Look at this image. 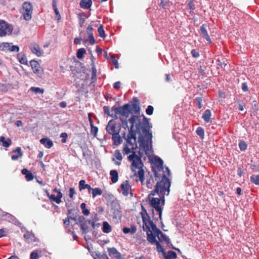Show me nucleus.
<instances>
[{
	"label": "nucleus",
	"mask_w": 259,
	"mask_h": 259,
	"mask_svg": "<svg viewBox=\"0 0 259 259\" xmlns=\"http://www.w3.org/2000/svg\"><path fill=\"white\" fill-rule=\"evenodd\" d=\"M191 54L194 58H197L199 57V53L195 50L193 49L191 51Z\"/></svg>",
	"instance_id": "nucleus-53"
},
{
	"label": "nucleus",
	"mask_w": 259,
	"mask_h": 259,
	"mask_svg": "<svg viewBox=\"0 0 259 259\" xmlns=\"http://www.w3.org/2000/svg\"><path fill=\"white\" fill-rule=\"evenodd\" d=\"M144 117V121L142 123L141 122V130L143 133H145L146 132H148L147 128L148 127L149 125V122L147 118H146L145 116H143Z\"/></svg>",
	"instance_id": "nucleus-27"
},
{
	"label": "nucleus",
	"mask_w": 259,
	"mask_h": 259,
	"mask_svg": "<svg viewBox=\"0 0 259 259\" xmlns=\"http://www.w3.org/2000/svg\"><path fill=\"white\" fill-rule=\"evenodd\" d=\"M8 50L10 52H18L19 51V47L18 46H12L10 47Z\"/></svg>",
	"instance_id": "nucleus-50"
},
{
	"label": "nucleus",
	"mask_w": 259,
	"mask_h": 259,
	"mask_svg": "<svg viewBox=\"0 0 259 259\" xmlns=\"http://www.w3.org/2000/svg\"><path fill=\"white\" fill-rule=\"evenodd\" d=\"M211 116V111L209 109H207L205 111L204 113L202 116V118L204 121L208 123L210 121V117Z\"/></svg>",
	"instance_id": "nucleus-25"
},
{
	"label": "nucleus",
	"mask_w": 259,
	"mask_h": 259,
	"mask_svg": "<svg viewBox=\"0 0 259 259\" xmlns=\"http://www.w3.org/2000/svg\"><path fill=\"white\" fill-rule=\"evenodd\" d=\"M120 206L117 200H113L111 203V211L112 213L113 218L117 219L121 215Z\"/></svg>",
	"instance_id": "nucleus-12"
},
{
	"label": "nucleus",
	"mask_w": 259,
	"mask_h": 259,
	"mask_svg": "<svg viewBox=\"0 0 259 259\" xmlns=\"http://www.w3.org/2000/svg\"><path fill=\"white\" fill-rule=\"evenodd\" d=\"M30 90L34 92L36 94H38V93L42 94L44 93L43 89H41L40 88H37V87H31Z\"/></svg>",
	"instance_id": "nucleus-46"
},
{
	"label": "nucleus",
	"mask_w": 259,
	"mask_h": 259,
	"mask_svg": "<svg viewBox=\"0 0 259 259\" xmlns=\"http://www.w3.org/2000/svg\"><path fill=\"white\" fill-rule=\"evenodd\" d=\"M25 177L27 181H31L33 179V176L30 171L26 175Z\"/></svg>",
	"instance_id": "nucleus-57"
},
{
	"label": "nucleus",
	"mask_w": 259,
	"mask_h": 259,
	"mask_svg": "<svg viewBox=\"0 0 259 259\" xmlns=\"http://www.w3.org/2000/svg\"><path fill=\"white\" fill-rule=\"evenodd\" d=\"M250 181L255 185H259V175H253L250 177Z\"/></svg>",
	"instance_id": "nucleus-33"
},
{
	"label": "nucleus",
	"mask_w": 259,
	"mask_h": 259,
	"mask_svg": "<svg viewBox=\"0 0 259 259\" xmlns=\"http://www.w3.org/2000/svg\"><path fill=\"white\" fill-rule=\"evenodd\" d=\"M154 108L153 106L149 105L146 110V114L151 115L153 114Z\"/></svg>",
	"instance_id": "nucleus-48"
},
{
	"label": "nucleus",
	"mask_w": 259,
	"mask_h": 259,
	"mask_svg": "<svg viewBox=\"0 0 259 259\" xmlns=\"http://www.w3.org/2000/svg\"><path fill=\"white\" fill-rule=\"evenodd\" d=\"M0 142L2 143L3 146L6 148L9 147L12 143V141L10 139L8 138L6 140L4 136H1L0 137Z\"/></svg>",
	"instance_id": "nucleus-26"
},
{
	"label": "nucleus",
	"mask_w": 259,
	"mask_h": 259,
	"mask_svg": "<svg viewBox=\"0 0 259 259\" xmlns=\"http://www.w3.org/2000/svg\"><path fill=\"white\" fill-rule=\"evenodd\" d=\"M110 175L111 176V182L113 183H116L118 180V174L117 171L116 170H111L110 171Z\"/></svg>",
	"instance_id": "nucleus-24"
},
{
	"label": "nucleus",
	"mask_w": 259,
	"mask_h": 259,
	"mask_svg": "<svg viewBox=\"0 0 259 259\" xmlns=\"http://www.w3.org/2000/svg\"><path fill=\"white\" fill-rule=\"evenodd\" d=\"M103 109H104V112L105 114H106L110 116H113V114H110V108L109 107L104 106Z\"/></svg>",
	"instance_id": "nucleus-51"
},
{
	"label": "nucleus",
	"mask_w": 259,
	"mask_h": 259,
	"mask_svg": "<svg viewBox=\"0 0 259 259\" xmlns=\"http://www.w3.org/2000/svg\"><path fill=\"white\" fill-rule=\"evenodd\" d=\"M247 144L246 143L243 141H241L239 143V147L240 149L242 151H244L247 148Z\"/></svg>",
	"instance_id": "nucleus-42"
},
{
	"label": "nucleus",
	"mask_w": 259,
	"mask_h": 259,
	"mask_svg": "<svg viewBox=\"0 0 259 259\" xmlns=\"http://www.w3.org/2000/svg\"><path fill=\"white\" fill-rule=\"evenodd\" d=\"M163 256L164 259H176L177 258V254L176 252L172 250H169L167 253H165L163 248Z\"/></svg>",
	"instance_id": "nucleus-17"
},
{
	"label": "nucleus",
	"mask_w": 259,
	"mask_h": 259,
	"mask_svg": "<svg viewBox=\"0 0 259 259\" xmlns=\"http://www.w3.org/2000/svg\"><path fill=\"white\" fill-rule=\"evenodd\" d=\"M188 6L189 7V9L191 10V12H193V11L195 9V5L193 2V1H190L189 4Z\"/></svg>",
	"instance_id": "nucleus-58"
},
{
	"label": "nucleus",
	"mask_w": 259,
	"mask_h": 259,
	"mask_svg": "<svg viewBox=\"0 0 259 259\" xmlns=\"http://www.w3.org/2000/svg\"><path fill=\"white\" fill-rule=\"evenodd\" d=\"M68 135L66 133H62L60 137L62 138V139L61 140V142L63 143H66V138L67 137Z\"/></svg>",
	"instance_id": "nucleus-54"
},
{
	"label": "nucleus",
	"mask_w": 259,
	"mask_h": 259,
	"mask_svg": "<svg viewBox=\"0 0 259 259\" xmlns=\"http://www.w3.org/2000/svg\"><path fill=\"white\" fill-rule=\"evenodd\" d=\"M151 162L152 170L156 178H159L162 170V159L156 156L151 155L148 157Z\"/></svg>",
	"instance_id": "nucleus-7"
},
{
	"label": "nucleus",
	"mask_w": 259,
	"mask_h": 259,
	"mask_svg": "<svg viewBox=\"0 0 259 259\" xmlns=\"http://www.w3.org/2000/svg\"><path fill=\"white\" fill-rule=\"evenodd\" d=\"M80 7L84 9L90 8L92 5V0H81L79 3Z\"/></svg>",
	"instance_id": "nucleus-23"
},
{
	"label": "nucleus",
	"mask_w": 259,
	"mask_h": 259,
	"mask_svg": "<svg viewBox=\"0 0 259 259\" xmlns=\"http://www.w3.org/2000/svg\"><path fill=\"white\" fill-rule=\"evenodd\" d=\"M86 53V51L84 48H81L78 50L77 52V57L81 59L83 58V55Z\"/></svg>",
	"instance_id": "nucleus-36"
},
{
	"label": "nucleus",
	"mask_w": 259,
	"mask_h": 259,
	"mask_svg": "<svg viewBox=\"0 0 259 259\" xmlns=\"http://www.w3.org/2000/svg\"><path fill=\"white\" fill-rule=\"evenodd\" d=\"M195 101L196 102V104L199 109H201L202 108L201 102L202 101V97H197L195 99Z\"/></svg>",
	"instance_id": "nucleus-43"
},
{
	"label": "nucleus",
	"mask_w": 259,
	"mask_h": 259,
	"mask_svg": "<svg viewBox=\"0 0 259 259\" xmlns=\"http://www.w3.org/2000/svg\"><path fill=\"white\" fill-rule=\"evenodd\" d=\"M93 28L92 26H89L87 28V32L89 36L93 35Z\"/></svg>",
	"instance_id": "nucleus-55"
},
{
	"label": "nucleus",
	"mask_w": 259,
	"mask_h": 259,
	"mask_svg": "<svg viewBox=\"0 0 259 259\" xmlns=\"http://www.w3.org/2000/svg\"><path fill=\"white\" fill-rule=\"evenodd\" d=\"M162 193V180L157 182L154 190L148 195V198L150 201L151 206L157 211L160 219L162 216V208L160 205V201L162 197L159 194Z\"/></svg>",
	"instance_id": "nucleus-3"
},
{
	"label": "nucleus",
	"mask_w": 259,
	"mask_h": 259,
	"mask_svg": "<svg viewBox=\"0 0 259 259\" xmlns=\"http://www.w3.org/2000/svg\"><path fill=\"white\" fill-rule=\"evenodd\" d=\"M10 44L8 42H3L0 44V50L4 51L5 48H9Z\"/></svg>",
	"instance_id": "nucleus-49"
},
{
	"label": "nucleus",
	"mask_w": 259,
	"mask_h": 259,
	"mask_svg": "<svg viewBox=\"0 0 259 259\" xmlns=\"http://www.w3.org/2000/svg\"><path fill=\"white\" fill-rule=\"evenodd\" d=\"M132 111H133L135 113L139 114L140 113V108L139 104L137 103H134L132 104V109L131 108Z\"/></svg>",
	"instance_id": "nucleus-35"
},
{
	"label": "nucleus",
	"mask_w": 259,
	"mask_h": 259,
	"mask_svg": "<svg viewBox=\"0 0 259 259\" xmlns=\"http://www.w3.org/2000/svg\"><path fill=\"white\" fill-rule=\"evenodd\" d=\"M111 110L113 111L116 114H119L126 118L132 112L131 106L128 104H126L119 107L113 106L112 107Z\"/></svg>",
	"instance_id": "nucleus-8"
},
{
	"label": "nucleus",
	"mask_w": 259,
	"mask_h": 259,
	"mask_svg": "<svg viewBox=\"0 0 259 259\" xmlns=\"http://www.w3.org/2000/svg\"><path fill=\"white\" fill-rule=\"evenodd\" d=\"M114 156L115 158L118 160L120 161L122 159L121 153L119 150H116L115 151Z\"/></svg>",
	"instance_id": "nucleus-40"
},
{
	"label": "nucleus",
	"mask_w": 259,
	"mask_h": 259,
	"mask_svg": "<svg viewBox=\"0 0 259 259\" xmlns=\"http://www.w3.org/2000/svg\"><path fill=\"white\" fill-rule=\"evenodd\" d=\"M30 65L34 73H37L38 75L41 74V69L37 62L34 60L31 61H30Z\"/></svg>",
	"instance_id": "nucleus-16"
},
{
	"label": "nucleus",
	"mask_w": 259,
	"mask_h": 259,
	"mask_svg": "<svg viewBox=\"0 0 259 259\" xmlns=\"http://www.w3.org/2000/svg\"><path fill=\"white\" fill-rule=\"evenodd\" d=\"M217 64L218 66L223 68L224 67L226 66L227 65V64L225 62V61L222 59V60H217Z\"/></svg>",
	"instance_id": "nucleus-47"
},
{
	"label": "nucleus",
	"mask_w": 259,
	"mask_h": 259,
	"mask_svg": "<svg viewBox=\"0 0 259 259\" xmlns=\"http://www.w3.org/2000/svg\"><path fill=\"white\" fill-rule=\"evenodd\" d=\"M121 126L120 124H116L115 121L111 119L110 120L106 127V130L110 135H112L117 133H120Z\"/></svg>",
	"instance_id": "nucleus-9"
},
{
	"label": "nucleus",
	"mask_w": 259,
	"mask_h": 259,
	"mask_svg": "<svg viewBox=\"0 0 259 259\" xmlns=\"http://www.w3.org/2000/svg\"><path fill=\"white\" fill-rule=\"evenodd\" d=\"M111 135L112 139L114 141V143L115 145H118L122 143V140L119 135V133H115Z\"/></svg>",
	"instance_id": "nucleus-21"
},
{
	"label": "nucleus",
	"mask_w": 259,
	"mask_h": 259,
	"mask_svg": "<svg viewBox=\"0 0 259 259\" xmlns=\"http://www.w3.org/2000/svg\"><path fill=\"white\" fill-rule=\"evenodd\" d=\"M85 221V218L83 216H82V215L78 216L77 221L78 222V223H80V225H81V224L83 223Z\"/></svg>",
	"instance_id": "nucleus-64"
},
{
	"label": "nucleus",
	"mask_w": 259,
	"mask_h": 259,
	"mask_svg": "<svg viewBox=\"0 0 259 259\" xmlns=\"http://www.w3.org/2000/svg\"><path fill=\"white\" fill-rule=\"evenodd\" d=\"M120 187L122 189V194L125 196H127L128 194V190L130 188L128 181H126L124 183L122 184Z\"/></svg>",
	"instance_id": "nucleus-19"
},
{
	"label": "nucleus",
	"mask_w": 259,
	"mask_h": 259,
	"mask_svg": "<svg viewBox=\"0 0 259 259\" xmlns=\"http://www.w3.org/2000/svg\"><path fill=\"white\" fill-rule=\"evenodd\" d=\"M40 142L47 148H51L53 145L52 141L48 138H42L40 140Z\"/></svg>",
	"instance_id": "nucleus-20"
},
{
	"label": "nucleus",
	"mask_w": 259,
	"mask_h": 259,
	"mask_svg": "<svg viewBox=\"0 0 259 259\" xmlns=\"http://www.w3.org/2000/svg\"><path fill=\"white\" fill-rule=\"evenodd\" d=\"M8 232V230L6 228H3L0 229V238L3 236H5Z\"/></svg>",
	"instance_id": "nucleus-56"
},
{
	"label": "nucleus",
	"mask_w": 259,
	"mask_h": 259,
	"mask_svg": "<svg viewBox=\"0 0 259 259\" xmlns=\"http://www.w3.org/2000/svg\"><path fill=\"white\" fill-rule=\"evenodd\" d=\"M171 174L170 169L167 166H163V205L164 204L165 199L164 195H168L171 186V179L169 177Z\"/></svg>",
	"instance_id": "nucleus-6"
},
{
	"label": "nucleus",
	"mask_w": 259,
	"mask_h": 259,
	"mask_svg": "<svg viewBox=\"0 0 259 259\" xmlns=\"http://www.w3.org/2000/svg\"><path fill=\"white\" fill-rule=\"evenodd\" d=\"M200 32L202 37L206 39V40L210 44L211 42V39L207 33L206 30V26L205 24H203L200 26Z\"/></svg>",
	"instance_id": "nucleus-15"
},
{
	"label": "nucleus",
	"mask_w": 259,
	"mask_h": 259,
	"mask_svg": "<svg viewBox=\"0 0 259 259\" xmlns=\"http://www.w3.org/2000/svg\"><path fill=\"white\" fill-rule=\"evenodd\" d=\"M68 217L70 219H71L73 221H74L76 222V224H78L77 220H78V217L76 215H75L74 214H72V215H68Z\"/></svg>",
	"instance_id": "nucleus-61"
},
{
	"label": "nucleus",
	"mask_w": 259,
	"mask_h": 259,
	"mask_svg": "<svg viewBox=\"0 0 259 259\" xmlns=\"http://www.w3.org/2000/svg\"><path fill=\"white\" fill-rule=\"evenodd\" d=\"M91 193L93 197L95 198L98 195H101L102 194V191L99 188H92Z\"/></svg>",
	"instance_id": "nucleus-32"
},
{
	"label": "nucleus",
	"mask_w": 259,
	"mask_h": 259,
	"mask_svg": "<svg viewBox=\"0 0 259 259\" xmlns=\"http://www.w3.org/2000/svg\"><path fill=\"white\" fill-rule=\"evenodd\" d=\"M241 89L244 92H246L248 91V86L246 82H243L242 83Z\"/></svg>",
	"instance_id": "nucleus-62"
},
{
	"label": "nucleus",
	"mask_w": 259,
	"mask_h": 259,
	"mask_svg": "<svg viewBox=\"0 0 259 259\" xmlns=\"http://www.w3.org/2000/svg\"><path fill=\"white\" fill-rule=\"evenodd\" d=\"M89 40L91 45H94L96 43V40L93 35L89 36Z\"/></svg>",
	"instance_id": "nucleus-60"
},
{
	"label": "nucleus",
	"mask_w": 259,
	"mask_h": 259,
	"mask_svg": "<svg viewBox=\"0 0 259 259\" xmlns=\"http://www.w3.org/2000/svg\"><path fill=\"white\" fill-rule=\"evenodd\" d=\"M91 221L85 220L83 223L81 224L80 227L83 233L87 234L89 232V227L91 225Z\"/></svg>",
	"instance_id": "nucleus-18"
},
{
	"label": "nucleus",
	"mask_w": 259,
	"mask_h": 259,
	"mask_svg": "<svg viewBox=\"0 0 259 259\" xmlns=\"http://www.w3.org/2000/svg\"><path fill=\"white\" fill-rule=\"evenodd\" d=\"M49 198L52 201L56 202L57 204H59L61 202V200H59L58 197L54 194H52L49 196Z\"/></svg>",
	"instance_id": "nucleus-44"
},
{
	"label": "nucleus",
	"mask_w": 259,
	"mask_h": 259,
	"mask_svg": "<svg viewBox=\"0 0 259 259\" xmlns=\"http://www.w3.org/2000/svg\"><path fill=\"white\" fill-rule=\"evenodd\" d=\"M163 241H164L166 242L167 244V245L169 246V247L173 248L174 249H176L178 250L179 252H180V250L179 248H177L173 246L172 244H171L170 239L168 238V237L166 236L164 234H163Z\"/></svg>",
	"instance_id": "nucleus-30"
},
{
	"label": "nucleus",
	"mask_w": 259,
	"mask_h": 259,
	"mask_svg": "<svg viewBox=\"0 0 259 259\" xmlns=\"http://www.w3.org/2000/svg\"><path fill=\"white\" fill-rule=\"evenodd\" d=\"M2 217H4V219L8 221V222H13L15 220V218L9 213H6L3 215Z\"/></svg>",
	"instance_id": "nucleus-37"
},
{
	"label": "nucleus",
	"mask_w": 259,
	"mask_h": 259,
	"mask_svg": "<svg viewBox=\"0 0 259 259\" xmlns=\"http://www.w3.org/2000/svg\"><path fill=\"white\" fill-rule=\"evenodd\" d=\"M131 124L130 128H128V133L126 139V142L132 145V149H134V145L136 144V132L134 127L135 126L136 130L140 131L141 130V120L138 116L133 115L128 120Z\"/></svg>",
	"instance_id": "nucleus-4"
},
{
	"label": "nucleus",
	"mask_w": 259,
	"mask_h": 259,
	"mask_svg": "<svg viewBox=\"0 0 259 259\" xmlns=\"http://www.w3.org/2000/svg\"><path fill=\"white\" fill-rule=\"evenodd\" d=\"M75 193V189L73 188H70L69 189V197L72 198Z\"/></svg>",
	"instance_id": "nucleus-59"
},
{
	"label": "nucleus",
	"mask_w": 259,
	"mask_h": 259,
	"mask_svg": "<svg viewBox=\"0 0 259 259\" xmlns=\"http://www.w3.org/2000/svg\"><path fill=\"white\" fill-rule=\"evenodd\" d=\"M196 133L201 138H203L204 132L203 129L201 127H198L196 130Z\"/></svg>",
	"instance_id": "nucleus-41"
},
{
	"label": "nucleus",
	"mask_w": 259,
	"mask_h": 259,
	"mask_svg": "<svg viewBox=\"0 0 259 259\" xmlns=\"http://www.w3.org/2000/svg\"><path fill=\"white\" fill-rule=\"evenodd\" d=\"M30 49L32 53L38 57L41 56L44 53L43 51L40 49L39 46L36 43H32L31 44Z\"/></svg>",
	"instance_id": "nucleus-14"
},
{
	"label": "nucleus",
	"mask_w": 259,
	"mask_h": 259,
	"mask_svg": "<svg viewBox=\"0 0 259 259\" xmlns=\"http://www.w3.org/2000/svg\"><path fill=\"white\" fill-rule=\"evenodd\" d=\"M111 60H112V63L115 66V67L116 68H118L119 67H118V61L117 60L115 59V57L113 55L111 56Z\"/></svg>",
	"instance_id": "nucleus-52"
},
{
	"label": "nucleus",
	"mask_w": 259,
	"mask_h": 259,
	"mask_svg": "<svg viewBox=\"0 0 259 259\" xmlns=\"http://www.w3.org/2000/svg\"><path fill=\"white\" fill-rule=\"evenodd\" d=\"M98 32L99 33V35L100 37L105 38L106 36L105 31L103 28V26L102 25H100V27L98 29Z\"/></svg>",
	"instance_id": "nucleus-39"
},
{
	"label": "nucleus",
	"mask_w": 259,
	"mask_h": 259,
	"mask_svg": "<svg viewBox=\"0 0 259 259\" xmlns=\"http://www.w3.org/2000/svg\"><path fill=\"white\" fill-rule=\"evenodd\" d=\"M25 241L29 243L36 242L38 241V239L36 238L34 234L31 232L26 231L23 235Z\"/></svg>",
	"instance_id": "nucleus-13"
},
{
	"label": "nucleus",
	"mask_w": 259,
	"mask_h": 259,
	"mask_svg": "<svg viewBox=\"0 0 259 259\" xmlns=\"http://www.w3.org/2000/svg\"><path fill=\"white\" fill-rule=\"evenodd\" d=\"M108 251L109 252V255H115L118 252L117 251V250L114 247L108 248Z\"/></svg>",
	"instance_id": "nucleus-45"
},
{
	"label": "nucleus",
	"mask_w": 259,
	"mask_h": 259,
	"mask_svg": "<svg viewBox=\"0 0 259 259\" xmlns=\"http://www.w3.org/2000/svg\"><path fill=\"white\" fill-rule=\"evenodd\" d=\"M103 231L105 233H108L111 231V227L107 222H103Z\"/></svg>",
	"instance_id": "nucleus-31"
},
{
	"label": "nucleus",
	"mask_w": 259,
	"mask_h": 259,
	"mask_svg": "<svg viewBox=\"0 0 259 259\" xmlns=\"http://www.w3.org/2000/svg\"><path fill=\"white\" fill-rule=\"evenodd\" d=\"M41 256V251L36 250L32 251L30 255V259H38Z\"/></svg>",
	"instance_id": "nucleus-28"
},
{
	"label": "nucleus",
	"mask_w": 259,
	"mask_h": 259,
	"mask_svg": "<svg viewBox=\"0 0 259 259\" xmlns=\"http://www.w3.org/2000/svg\"><path fill=\"white\" fill-rule=\"evenodd\" d=\"M137 231V228L134 226H132L130 228L124 227L123 229V232L124 234L131 233L132 234H134L136 233Z\"/></svg>",
	"instance_id": "nucleus-29"
},
{
	"label": "nucleus",
	"mask_w": 259,
	"mask_h": 259,
	"mask_svg": "<svg viewBox=\"0 0 259 259\" xmlns=\"http://www.w3.org/2000/svg\"><path fill=\"white\" fill-rule=\"evenodd\" d=\"M137 147V142L134 145V149H132V145L127 142V144L124 145L123 153L124 154H128L132 153L128 156V160L132 162L131 169L135 172L134 176L139 177V181L142 183L144 181V170L143 168V164L142 162L141 157L138 156L136 154V149Z\"/></svg>",
	"instance_id": "nucleus-1"
},
{
	"label": "nucleus",
	"mask_w": 259,
	"mask_h": 259,
	"mask_svg": "<svg viewBox=\"0 0 259 259\" xmlns=\"http://www.w3.org/2000/svg\"><path fill=\"white\" fill-rule=\"evenodd\" d=\"M79 188L80 191L87 188L88 190L89 193H91L92 188L89 185L86 184L84 180H82L79 182Z\"/></svg>",
	"instance_id": "nucleus-22"
},
{
	"label": "nucleus",
	"mask_w": 259,
	"mask_h": 259,
	"mask_svg": "<svg viewBox=\"0 0 259 259\" xmlns=\"http://www.w3.org/2000/svg\"><path fill=\"white\" fill-rule=\"evenodd\" d=\"M32 10V6L30 3L25 2L23 3L22 13L25 20L29 21L31 19Z\"/></svg>",
	"instance_id": "nucleus-11"
},
{
	"label": "nucleus",
	"mask_w": 259,
	"mask_h": 259,
	"mask_svg": "<svg viewBox=\"0 0 259 259\" xmlns=\"http://www.w3.org/2000/svg\"><path fill=\"white\" fill-rule=\"evenodd\" d=\"M86 204L84 203H82L80 205V208L82 210V213L85 215H88L90 214V211L89 209H86Z\"/></svg>",
	"instance_id": "nucleus-38"
},
{
	"label": "nucleus",
	"mask_w": 259,
	"mask_h": 259,
	"mask_svg": "<svg viewBox=\"0 0 259 259\" xmlns=\"http://www.w3.org/2000/svg\"><path fill=\"white\" fill-rule=\"evenodd\" d=\"M145 136H141L139 138V146L140 150H143L146 155L150 157L153 154L151 147L152 134L148 132L144 133Z\"/></svg>",
	"instance_id": "nucleus-5"
},
{
	"label": "nucleus",
	"mask_w": 259,
	"mask_h": 259,
	"mask_svg": "<svg viewBox=\"0 0 259 259\" xmlns=\"http://www.w3.org/2000/svg\"><path fill=\"white\" fill-rule=\"evenodd\" d=\"M96 257L95 259H109L107 255L105 253H102L99 251L96 252Z\"/></svg>",
	"instance_id": "nucleus-34"
},
{
	"label": "nucleus",
	"mask_w": 259,
	"mask_h": 259,
	"mask_svg": "<svg viewBox=\"0 0 259 259\" xmlns=\"http://www.w3.org/2000/svg\"><path fill=\"white\" fill-rule=\"evenodd\" d=\"M142 217L143 222V228L144 231L147 232V240L151 243H155L157 251L159 252H162V246L156 239V237H157L161 241L159 236V234H161L162 237L161 231L156 227V226L152 221L148 219L147 214L146 215L142 214Z\"/></svg>",
	"instance_id": "nucleus-2"
},
{
	"label": "nucleus",
	"mask_w": 259,
	"mask_h": 259,
	"mask_svg": "<svg viewBox=\"0 0 259 259\" xmlns=\"http://www.w3.org/2000/svg\"><path fill=\"white\" fill-rule=\"evenodd\" d=\"M13 30L12 25L9 24L4 20H0V36H5L11 33Z\"/></svg>",
	"instance_id": "nucleus-10"
},
{
	"label": "nucleus",
	"mask_w": 259,
	"mask_h": 259,
	"mask_svg": "<svg viewBox=\"0 0 259 259\" xmlns=\"http://www.w3.org/2000/svg\"><path fill=\"white\" fill-rule=\"evenodd\" d=\"M120 120L121 121L122 124H123V127L124 128H125L126 127H128L127 120H123L122 118H120Z\"/></svg>",
	"instance_id": "nucleus-63"
}]
</instances>
